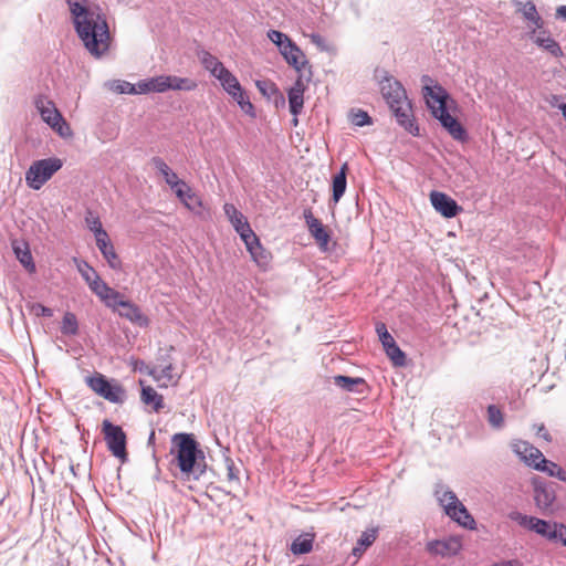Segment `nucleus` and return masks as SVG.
Returning a JSON list of instances; mask_svg holds the SVG:
<instances>
[{
	"mask_svg": "<svg viewBox=\"0 0 566 566\" xmlns=\"http://www.w3.org/2000/svg\"><path fill=\"white\" fill-rule=\"evenodd\" d=\"M75 30L85 49L95 57L102 56L111 44L107 21L99 8L86 6V0H66Z\"/></svg>",
	"mask_w": 566,
	"mask_h": 566,
	"instance_id": "1",
	"label": "nucleus"
},
{
	"mask_svg": "<svg viewBox=\"0 0 566 566\" xmlns=\"http://www.w3.org/2000/svg\"><path fill=\"white\" fill-rule=\"evenodd\" d=\"M380 91L398 124L412 136H419L420 129L413 117L411 102L402 85L394 78H385L380 83Z\"/></svg>",
	"mask_w": 566,
	"mask_h": 566,
	"instance_id": "2",
	"label": "nucleus"
},
{
	"mask_svg": "<svg viewBox=\"0 0 566 566\" xmlns=\"http://www.w3.org/2000/svg\"><path fill=\"white\" fill-rule=\"evenodd\" d=\"M172 444L175 450V459L177 465L187 478L195 475L198 478L202 472L203 468L198 462V455L202 452L198 449V443L193 437L189 433H177L172 437Z\"/></svg>",
	"mask_w": 566,
	"mask_h": 566,
	"instance_id": "3",
	"label": "nucleus"
},
{
	"mask_svg": "<svg viewBox=\"0 0 566 566\" xmlns=\"http://www.w3.org/2000/svg\"><path fill=\"white\" fill-rule=\"evenodd\" d=\"M34 106L40 113L43 122H45L61 137L67 138L73 135L70 125L63 118L54 102L48 96L42 94L38 95L34 98Z\"/></svg>",
	"mask_w": 566,
	"mask_h": 566,
	"instance_id": "4",
	"label": "nucleus"
},
{
	"mask_svg": "<svg viewBox=\"0 0 566 566\" xmlns=\"http://www.w3.org/2000/svg\"><path fill=\"white\" fill-rule=\"evenodd\" d=\"M62 166V160L56 157L35 160L25 172L28 187L33 190L41 189Z\"/></svg>",
	"mask_w": 566,
	"mask_h": 566,
	"instance_id": "5",
	"label": "nucleus"
},
{
	"mask_svg": "<svg viewBox=\"0 0 566 566\" xmlns=\"http://www.w3.org/2000/svg\"><path fill=\"white\" fill-rule=\"evenodd\" d=\"M86 385L97 396L113 403L123 402L125 390L115 380H108L103 374L94 373L92 376L86 377Z\"/></svg>",
	"mask_w": 566,
	"mask_h": 566,
	"instance_id": "6",
	"label": "nucleus"
},
{
	"mask_svg": "<svg viewBox=\"0 0 566 566\" xmlns=\"http://www.w3.org/2000/svg\"><path fill=\"white\" fill-rule=\"evenodd\" d=\"M102 432L113 455L124 459L126 452V434L119 426L113 424L109 420L105 419L102 423Z\"/></svg>",
	"mask_w": 566,
	"mask_h": 566,
	"instance_id": "7",
	"label": "nucleus"
},
{
	"mask_svg": "<svg viewBox=\"0 0 566 566\" xmlns=\"http://www.w3.org/2000/svg\"><path fill=\"white\" fill-rule=\"evenodd\" d=\"M219 82L223 90L239 104L245 114L253 115V104L250 102L238 78L231 72Z\"/></svg>",
	"mask_w": 566,
	"mask_h": 566,
	"instance_id": "8",
	"label": "nucleus"
},
{
	"mask_svg": "<svg viewBox=\"0 0 566 566\" xmlns=\"http://www.w3.org/2000/svg\"><path fill=\"white\" fill-rule=\"evenodd\" d=\"M511 518L516 521L521 526L528 528L549 541H553V532L555 531L558 523H551L537 517L523 515L521 513H514Z\"/></svg>",
	"mask_w": 566,
	"mask_h": 566,
	"instance_id": "9",
	"label": "nucleus"
},
{
	"mask_svg": "<svg viewBox=\"0 0 566 566\" xmlns=\"http://www.w3.org/2000/svg\"><path fill=\"white\" fill-rule=\"evenodd\" d=\"M423 96L426 98V103L428 108L431 111V114L433 117H438L441 114H444L447 109V98L448 93L446 90L440 86L436 85L433 87L431 86H424L423 87Z\"/></svg>",
	"mask_w": 566,
	"mask_h": 566,
	"instance_id": "10",
	"label": "nucleus"
},
{
	"mask_svg": "<svg viewBox=\"0 0 566 566\" xmlns=\"http://www.w3.org/2000/svg\"><path fill=\"white\" fill-rule=\"evenodd\" d=\"M461 536H449L444 539L431 541L427 544V551L431 555H439L441 557L455 556L462 549Z\"/></svg>",
	"mask_w": 566,
	"mask_h": 566,
	"instance_id": "11",
	"label": "nucleus"
},
{
	"mask_svg": "<svg viewBox=\"0 0 566 566\" xmlns=\"http://www.w3.org/2000/svg\"><path fill=\"white\" fill-rule=\"evenodd\" d=\"M430 201L434 210L444 218H453L462 211V207L444 192L432 191L430 193Z\"/></svg>",
	"mask_w": 566,
	"mask_h": 566,
	"instance_id": "12",
	"label": "nucleus"
},
{
	"mask_svg": "<svg viewBox=\"0 0 566 566\" xmlns=\"http://www.w3.org/2000/svg\"><path fill=\"white\" fill-rule=\"evenodd\" d=\"M304 218L308 228L311 235L315 239L322 251L328 250V242L331 240V235L323 226V223L313 216L311 209H306L304 211Z\"/></svg>",
	"mask_w": 566,
	"mask_h": 566,
	"instance_id": "13",
	"label": "nucleus"
},
{
	"mask_svg": "<svg viewBox=\"0 0 566 566\" xmlns=\"http://www.w3.org/2000/svg\"><path fill=\"white\" fill-rule=\"evenodd\" d=\"M122 317H125L129 322L140 326L147 327L149 325V318L142 312V310L129 301H123L118 298L116 308Z\"/></svg>",
	"mask_w": 566,
	"mask_h": 566,
	"instance_id": "14",
	"label": "nucleus"
},
{
	"mask_svg": "<svg viewBox=\"0 0 566 566\" xmlns=\"http://www.w3.org/2000/svg\"><path fill=\"white\" fill-rule=\"evenodd\" d=\"M247 251L250 253L252 261L262 270H266L272 262V253L265 249L259 237L245 244Z\"/></svg>",
	"mask_w": 566,
	"mask_h": 566,
	"instance_id": "15",
	"label": "nucleus"
},
{
	"mask_svg": "<svg viewBox=\"0 0 566 566\" xmlns=\"http://www.w3.org/2000/svg\"><path fill=\"white\" fill-rule=\"evenodd\" d=\"M512 449L522 461L534 469L535 464H539V461L544 459L542 452L527 441L518 440L512 444Z\"/></svg>",
	"mask_w": 566,
	"mask_h": 566,
	"instance_id": "16",
	"label": "nucleus"
},
{
	"mask_svg": "<svg viewBox=\"0 0 566 566\" xmlns=\"http://www.w3.org/2000/svg\"><path fill=\"white\" fill-rule=\"evenodd\" d=\"M306 83L302 75H300L294 85L289 90L287 96H289V105H290V112L294 116H298L303 109L304 105V93L306 91Z\"/></svg>",
	"mask_w": 566,
	"mask_h": 566,
	"instance_id": "17",
	"label": "nucleus"
},
{
	"mask_svg": "<svg viewBox=\"0 0 566 566\" xmlns=\"http://www.w3.org/2000/svg\"><path fill=\"white\" fill-rule=\"evenodd\" d=\"M90 289L105 303L106 306L112 307L113 310L116 308V304L118 298H120V294L119 292L108 286L101 277L97 280L95 279L91 283Z\"/></svg>",
	"mask_w": 566,
	"mask_h": 566,
	"instance_id": "18",
	"label": "nucleus"
},
{
	"mask_svg": "<svg viewBox=\"0 0 566 566\" xmlns=\"http://www.w3.org/2000/svg\"><path fill=\"white\" fill-rule=\"evenodd\" d=\"M280 53L283 55L286 63L298 72L307 65L305 54L292 40L286 42Z\"/></svg>",
	"mask_w": 566,
	"mask_h": 566,
	"instance_id": "19",
	"label": "nucleus"
},
{
	"mask_svg": "<svg viewBox=\"0 0 566 566\" xmlns=\"http://www.w3.org/2000/svg\"><path fill=\"white\" fill-rule=\"evenodd\" d=\"M437 119L448 130L453 139L459 142L467 140V130L455 117L448 113V111L444 114L438 116Z\"/></svg>",
	"mask_w": 566,
	"mask_h": 566,
	"instance_id": "20",
	"label": "nucleus"
},
{
	"mask_svg": "<svg viewBox=\"0 0 566 566\" xmlns=\"http://www.w3.org/2000/svg\"><path fill=\"white\" fill-rule=\"evenodd\" d=\"M149 375L158 382L159 387L167 388L178 384L179 376L175 373L171 364L164 366L161 369L153 368Z\"/></svg>",
	"mask_w": 566,
	"mask_h": 566,
	"instance_id": "21",
	"label": "nucleus"
},
{
	"mask_svg": "<svg viewBox=\"0 0 566 566\" xmlns=\"http://www.w3.org/2000/svg\"><path fill=\"white\" fill-rule=\"evenodd\" d=\"M96 245L112 269H114V270L122 269V261L114 249V245L109 239V235L96 240Z\"/></svg>",
	"mask_w": 566,
	"mask_h": 566,
	"instance_id": "22",
	"label": "nucleus"
},
{
	"mask_svg": "<svg viewBox=\"0 0 566 566\" xmlns=\"http://www.w3.org/2000/svg\"><path fill=\"white\" fill-rule=\"evenodd\" d=\"M333 381L337 387L349 392L361 394L367 387L365 379L360 377L337 375L333 377Z\"/></svg>",
	"mask_w": 566,
	"mask_h": 566,
	"instance_id": "23",
	"label": "nucleus"
},
{
	"mask_svg": "<svg viewBox=\"0 0 566 566\" xmlns=\"http://www.w3.org/2000/svg\"><path fill=\"white\" fill-rule=\"evenodd\" d=\"M555 492L544 485H535L534 488V500L537 507L543 511H549L555 501Z\"/></svg>",
	"mask_w": 566,
	"mask_h": 566,
	"instance_id": "24",
	"label": "nucleus"
},
{
	"mask_svg": "<svg viewBox=\"0 0 566 566\" xmlns=\"http://www.w3.org/2000/svg\"><path fill=\"white\" fill-rule=\"evenodd\" d=\"M13 252L20 263L27 269L29 273L35 272V264L33 262L32 254L29 245L25 242L14 241L12 243Z\"/></svg>",
	"mask_w": 566,
	"mask_h": 566,
	"instance_id": "25",
	"label": "nucleus"
},
{
	"mask_svg": "<svg viewBox=\"0 0 566 566\" xmlns=\"http://www.w3.org/2000/svg\"><path fill=\"white\" fill-rule=\"evenodd\" d=\"M153 166L157 169V171L163 176L166 184L170 186L184 185V180L179 179L177 174L172 171V169L166 164V161L160 157H154L151 159Z\"/></svg>",
	"mask_w": 566,
	"mask_h": 566,
	"instance_id": "26",
	"label": "nucleus"
},
{
	"mask_svg": "<svg viewBox=\"0 0 566 566\" xmlns=\"http://www.w3.org/2000/svg\"><path fill=\"white\" fill-rule=\"evenodd\" d=\"M142 386L140 399L147 405L151 406L153 409L158 412L164 408V397L159 395L151 386H144V381H139Z\"/></svg>",
	"mask_w": 566,
	"mask_h": 566,
	"instance_id": "27",
	"label": "nucleus"
},
{
	"mask_svg": "<svg viewBox=\"0 0 566 566\" xmlns=\"http://www.w3.org/2000/svg\"><path fill=\"white\" fill-rule=\"evenodd\" d=\"M348 171V165L345 163L340 170L333 177L332 188H333V201L337 203L346 190V177Z\"/></svg>",
	"mask_w": 566,
	"mask_h": 566,
	"instance_id": "28",
	"label": "nucleus"
},
{
	"mask_svg": "<svg viewBox=\"0 0 566 566\" xmlns=\"http://www.w3.org/2000/svg\"><path fill=\"white\" fill-rule=\"evenodd\" d=\"M167 91H193L197 88V82L188 77L166 75Z\"/></svg>",
	"mask_w": 566,
	"mask_h": 566,
	"instance_id": "29",
	"label": "nucleus"
},
{
	"mask_svg": "<svg viewBox=\"0 0 566 566\" xmlns=\"http://www.w3.org/2000/svg\"><path fill=\"white\" fill-rule=\"evenodd\" d=\"M534 42L548 53H551L555 57H560L564 55L562 48L559 44L551 36L545 35V32L539 33Z\"/></svg>",
	"mask_w": 566,
	"mask_h": 566,
	"instance_id": "30",
	"label": "nucleus"
},
{
	"mask_svg": "<svg viewBox=\"0 0 566 566\" xmlns=\"http://www.w3.org/2000/svg\"><path fill=\"white\" fill-rule=\"evenodd\" d=\"M438 500L448 516L455 514L454 507L460 503L458 496L449 490L438 491Z\"/></svg>",
	"mask_w": 566,
	"mask_h": 566,
	"instance_id": "31",
	"label": "nucleus"
},
{
	"mask_svg": "<svg viewBox=\"0 0 566 566\" xmlns=\"http://www.w3.org/2000/svg\"><path fill=\"white\" fill-rule=\"evenodd\" d=\"M455 514L453 516H449L454 522H457L459 525L468 528V530H474L475 528V521L472 517V515L468 512L467 507L460 502L454 507Z\"/></svg>",
	"mask_w": 566,
	"mask_h": 566,
	"instance_id": "32",
	"label": "nucleus"
},
{
	"mask_svg": "<svg viewBox=\"0 0 566 566\" xmlns=\"http://www.w3.org/2000/svg\"><path fill=\"white\" fill-rule=\"evenodd\" d=\"M535 469L547 473L549 476H554L563 482H566V472L553 461L544 458L542 461H539V464H535Z\"/></svg>",
	"mask_w": 566,
	"mask_h": 566,
	"instance_id": "33",
	"label": "nucleus"
},
{
	"mask_svg": "<svg viewBox=\"0 0 566 566\" xmlns=\"http://www.w3.org/2000/svg\"><path fill=\"white\" fill-rule=\"evenodd\" d=\"M518 11L522 12L523 17L530 21L536 29L543 27V20L538 14L535 4L532 1L520 3Z\"/></svg>",
	"mask_w": 566,
	"mask_h": 566,
	"instance_id": "34",
	"label": "nucleus"
},
{
	"mask_svg": "<svg viewBox=\"0 0 566 566\" xmlns=\"http://www.w3.org/2000/svg\"><path fill=\"white\" fill-rule=\"evenodd\" d=\"M377 538V528H371L366 532H364L359 539L357 541L356 546L353 548V555L354 556H361V554L365 552L367 547L373 545V543Z\"/></svg>",
	"mask_w": 566,
	"mask_h": 566,
	"instance_id": "35",
	"label": "nucleus"
},
{
	"mask_svg": "<svg viewBox=\"0 0 566 566\" xmlns=\"http://www.w3.org/2000/svg\"><path fill=\"white\" fill-rule=\"evenodd\" d=\"M85 222L87 228L94 233L95 240L105 238L108 233L103 229L102 222L97 216H94L92 212H88Z\"/></svg>",
	"mask_w": 566,
	"mask_h": 566,
	"instance_id": "36",
	"label": "nucleus"
},
{
	"mask_svg": "<svg viewBox=\"0 0 566 566\" xmlns=\"http://www.w3.org/2000/svg\"><path fill=\"white\" fill-rule=\"evenodd\" d=\"M313 536H298L291 545L293 554H306L313 548Z\"/></svg>",
	"mask_w": 566,
	"mask_h": 566,
	"instance_id": "37",
	"label": "nucleus"
},
{
	"mask_svg": "<svg viewBox=\"0 0 566 566\" xmlns=\"http://www.w3.org/2000/svg\"><path fill=\"white\" fill-rule=\"evenodd\" d=\"M61 332L64 335H76L78 332V323L75 314L66 312L62 319Z\"/></svg>",
	"mask_w": 566,
	"mask_h": 566,
	"instance_id": "38",
	"label": "nucleus"
},
{
	"mask_svg": "<svg viewBox=\"0 0 566 566\" xmlns=\"http://www.w3.org/2000/svg\"><path fill=\"white\" fill-rule=\"evenodd\" d=\"M386 355L389 357L394 366L401 367L406 365V355L405 353L399 348V346L396 344H391L387 348H385Z\"/></svg>",
	"mask_w": 566,
	"mask_h": 566,
	"instance_id": "39",
	"label": "nucleus"
},
{
	"mask_svg": "<svg viewBox=\"0 0 566 566\" xmlns=\"http://www.w3.org/2000/svg\"><path fill=\"white\" fill-rule=\"evenodd\" d=\"M223 210L233 228L248 221L247 218L232 203H224Z\"/></svg>",
	"mask_w": 566,
	"mask_h": 566,
	"instance_id": "40",
	"label": "nucleus"
},
{
	"mask_svg": "<svg viewBox=\"0 0 566 566\" xmlns=\"http://www.w3.org/2000/svg\"><path fill=\"white\" fill-rule=\"evenodd\" d=\"M182 203L188 210L195 212L196 214H201V211L203 209V202L201 198L192 190L189 193V196L185 198Z\"/></svg>",
	"mask_w": 566,
	"mask_h": 566,
	"instance_id": "41",
	"label": "nucleus"
},
{
	"mask_svg": "<svg viewBox=\"0 0 566 566\" xmlns=\"http://www.w3.org/2000/svg\"><path fill=\"white\" fill-rule=\"evenodd\" d=\"M111 91L118 94H135V84L127 81L115 80L108 84Z\"/></svg>",
	"mask_w": 566,
	"mask_h": 566,
	"instance_id": "42",
	"label": "nucleus"
},
{
	"mask_svg": "<svg viewBox=\"0 0 566 566\" xmlns=\"http://www.w3.org/2000/svg\"><path fill=\"white\" fill-rule=\"evenodd\" d=\"M199 59H200V62L201 64L203 65V67L210 73L212 74L213 71L220 65L221 61L212 55L210 52L208 51H203L201 52V54L199 55Z\"/></svg>",
	"mask_w": 566,
	"mask_h": 566,
	"instance_id": "43",
	"label": "nucleus"
},
{
	"mask_svg": "<svg viewBox=\"0 0 566 566\" xmlns=\"http://www.w3.org/2000/svg\"><path fill=\"white\" fill-rule=\"evenodd\" d=\"M488 420L490 424L494 428H501L504 423V418L501 409L495 405H490L488 407Z\"/></svg>",
	"mask_w": 566,
	"mask_h": 566,
	"instance_id": "44",
	"label": "nucleus"
},
{
	"mask_svg": "<svg viewBox=\"0 0 566 566\" xmlns=\"http://www.w3.org/2000/svg\"><path fill=\"white\" fill-rule=\"evenodd\" d=\"M77 270L88 286L95 279L97 280L101 277L97 272L86 262L78 263Z\"/></svg>",
	"mask_w": 566,
	"mask_h": 566,
	"instance_id": "45",
	"label": "nucleus"
},
{
	"mask_svg": "<svg viewBox=\"0 0 566 566\" xmlns=\"http://www.w3.org/2000/svg\"><path fill=\"white\" fill-rule=\"evenodd\" d=\"M234 230L240 235L241 240L244 242V245L249 243L251 240H254V238L256 237L248 221L243 222L240 226L234 227Z\"/></svg>",
	"mask_w": 566,
	"mask_h": 566,
	"instance_id": "46",
	"label": "nucleus"
},
{
	"mask_svg": "<svg viewBox=\"0 0 566 566\" xmlns=\"http://www.w3.org/2000/svg\"><path fill=\"white\" fill-rule=\"evenodd\" d=\"M376 332L378 334L379 340L381 342L384 349L396 342L395 338L387 331V327L384 323H378L376 325Z\"/></svg>",
	"mask_w": 566,
	"mask_h": 566,
	"instance_id": "47",
	"label": "nucleus"
},
{
	"mask_svg": "<svg viewBox=\"0 0 566 566\" xmlns=\"http://www.w3.org/2000/svg\"><path fill=\"white\" fill-rule=\"evenodd\" d=\"M268 38L279 48L280 51L283 49L286 42L291 41V38L277 30H270L268 32Z\"/></svg>",
	"mask_w": 566,
	"mask_h": 566,
	"instance_id": "48",
	"label": "nucleus"
},
{
	"mask_svg": "<svg viewBox=\"0 0 566 566\" xmlns=\"http://www.w3.org/2000/svg\"><path fill=\"white\" fill-rule=\"evenodd\" d=\"M350 122L355 126L361 127V126H365V125H370L371 124V118H370V116L365 111L357 109L356 112H353L350 114Z\"/></svg>",
	"mask_w": 566,
	"mask_h": 566,
	"instance_id": "49",
	"label": "nucleus"
},
{
	"mask_svg": "<svg viewBox=\"0 0 566 566\" xmlns=\"http://www.w3.org/2000/svg\"><path fill=\"white\" fill-rule=\"evenodd\" d=\"M151 92L164 93L167 91L166 75L148 78Z\"/></svg>",
	"mask_w": 566,
	"mask_h": 566,
	"instance_id": "50",
	"label": "nucleus"
},
{
	"mask_svg": "<svg viewBox=\"0 0 566 566\" xmlns=\"http://www.w3.org/2000/svg\"><path fill=\"white\" fill-rule=\"evenodd\" d=\"M178 199L182 202L191 192V188L184 181V185L170 186Z\"/></svg>",
	"mask_w": 566,
	"mask_h": 566,
	"instance_id": "51",
	"label": "nucleus"
},
{
	"mask_svg": "<svg viewBox=\"0 0 566 566\" xmlns=\"http://www.w3.org/2000/svg\"><path fill=\"white\" fill-rule=\"evenodd\" d=\"M553 541H559L564 546H566V526L563 524H557L555 531L553 532Z\"/></svg>",
	"mask_w": 566,
	"mask_h": 566,
	"instance_id": "52",
	"label": "nucleus"
},
{
	"mask_svg": "<svg viewBox=\"0 0 566 566\" xmlns=\"http://www.w3.org/2000/svg\"><path fill=\"white\" fill-rule=\"evenodd\" d=\"M150 92L149 80H143L135 84V94H147Z\"/></svg>",
	"mask_w": 566,
	"mask_h": 566,
	"instance_id": "53",
	"label": "nucleus"
},
{
	"mask_svg": "<svg viewBox=\"0 0 566 566\" xmlns=\"http://www.w3.org/2000/svg\"><path fill=\"white\" fill-rule=\"evenodd\" d=\"M256 87L260 90L261 93H263L264 95L268 94V92H274L275 91V85L274 83L270 82V81H258L256 82Z\"/></svg>",
	"mask_w": 566,
	"mask_h": 566,
	"instance_id": "54",
	"label": "nucleus"
},
{
	"mask_svg": "<svg viewBox=\"0 0 566 566\" xmlns=\"http://www.w3.org/2000/svg\"><path fill=\"white\" fill-rule=\"evenodd\" d=\"M230 71L221 62L220 65L211 74L218 81H221Z\"/></svg>",
	"mask_w": 566,
	"mask_h": 566,
	"instance_id": "55",
	"label": "nucleus"
},
{
	"mask_svg": "<svg viewBox=\"0 0 566 566\" xmlns=\"http://www.w3.org/2000/svg\"><path fill=\"white\" fill-rule=\"evenodd\" d=\"M228 480L229 481H239V475L234 469V464L232 461L228 464Z\"/></svg>",
	"mask_w": 566,
	"mask_h": 566,
	"instance_id": "56",
	"label": "nucleus"
},
{
	"mask_svg": "<svg viewBox=\"0 0 566 566\" xmlns=\"http://www.w3.org/2000/svg\"><path fill=\"white\" fill-rule=\"evenodd\" d=\"M537 434H538V437L543 438L545 441H551V434L548 433V431L546 430V428L543 424L538 428Z\"/></svg>",
	"mask_w": 566,
	"mask_h": 566,
	"instance_id": "57",
	"label": "nucleus"
},
{
	"mask_svg": "<svg viewBox=\"0 0 566 566\" xmlns=\"http://www.w3.org/2000/svg\"><path fill=\"white\" fill-rule=\"evenodd\" d=\"M557 15L566 19V6H560L557 8Z\"/></svg>",
	"mask_w": 566,
	"mask_h": 566,
	"instance_id": "58",
	"label": "nucleus"
},
{
	"mask_svg": "<svg viewBox=\"0 0 566 566\" xmlns=\"http://www.w3.org/2000/svg\"><path fill=\"white\" fill-rule=\"evenodd\" d=\"M40 308H41V312H42V314H43V315H45V316H52V311H51L50 308L44 307V306H42V305L40 306Z\"/></svg>",
	"mask_w": 566,
	"mask_h": 566,
	"instance_id": "59",
	"label": "nucleus"
},
{
	"mask_svg": "<svg viewBox=\"0 0 566 566\" xmlns=\"http://www.w3.org/2000/svg\"><path fill=\"white\" fill-rule=\"evenodd\" d=\"M558 107H559V109L562 111L563 116H564V117H565V119H566V103L560 104Z\"/></svg>",
	"mask_w": 566,
	"mask_h": 566,
	"instance_id": "60",
	"label": "nucleus"
},
{
	"mask_svg": "<svg viewBox=\"0 0 566 566\" xmlns=\"http://www.w3.org/2000/svg\"><path fill=\"white\" fill-rule=\"evenodd\" d=\"M292 125H293L294 127H296V126L298 125V118H297V116H294V115H293Z\"/></svg>",
	"mask_w": 566,
	"mask_h": 566,
	"instance_id": "61",
	"label": "nucleus"
},
{
	"mask_svg": "<svg viewBox=\"0 0 566 566\" xmlns=\"http://www.w3.org/2000/svg\"><path fill=\"white\" fill-rule=\"evenodd\" d=\"M311 38H312V40H313L314 42H316V41L319 39V36H318V35H315V34H313Z\"/></svg>",
	"mask_w": 566,
	"mask_h": 566,
	"instance_id": "62",
	"label": "nucleus"
}]
</instances>
